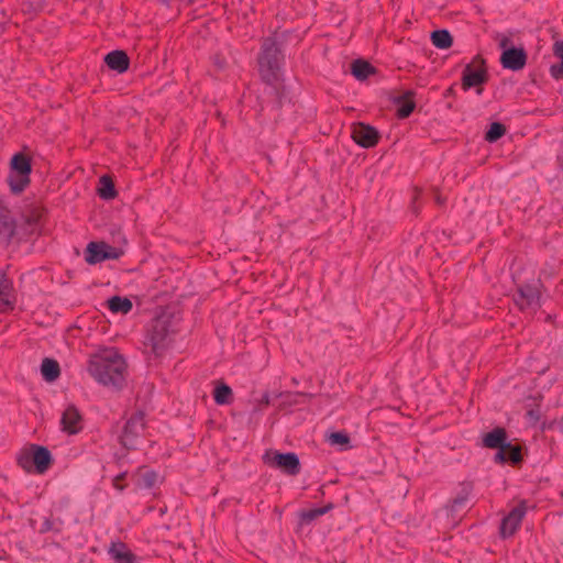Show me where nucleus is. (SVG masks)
I'll return each instance as SVG.
<instances>
[{
    "label": "nucleus",
    "mask_w": 563,
    "mask_h": 563,
    "mask_svg": "<svg viewBox=\"0 0 563 563\" xmlns=\"http://www.w3.org/2000/svg\"><path fill=\"white\" fill-rule=\"evenodd\" d=\"M334 505L332 503L327 504L323 507L320 508H313V509H307L301 510L299 512V526H308L319 517L328 514L330 510H332Z\"/></svg>",
    "instance_id": "obj_22"
},
{
    "label": "nucleus",
    "mask_w": 563,
    "mask_h": 563,
    "mask_svg": "<svg viewBox=\"0 0 563 563\" xmlns=\"http://www.w3.org/2000/svg\"><path fill=\"white\" fill-rule=\"evenodd\" d=\"M45 214V209L42 207H33L25 214V222L29 225L38 224Z\"/></svg>",
    "instance_id": "obj_34"
},
{
    "label": "nucleus",
    "mask_w": 563,
    "mask_h": 563,
    "mask_svg": "<svg viewBox=\"0 0 563 563\" xmlns=\"http://www.w3.org/2000/svg\"><path fill=\"white\" fill-rule=\"evenodd\" d=\"M376 68L364 59H355L351 64V74L358 80H365L369 75L375 74Z\"/></svg>",
    "instance_id": "obj_25"
},
{
    "label": "nucleus",
    "mask_w": 563,
    "mask_h": 563,
    "mask_svg": "<svg viewBox=\"0 0 563 563\" xmlns=\"http://www.w3.org/2000/svg\"><path fill=\"white\" fill-rule=\"evenodd\" d=\"M552 49L554 56L560 58V63L551 65L550 75L554 79H563V41H556Z\"/></svg>",
    "instance_id": "obj_31"
},
{
    "label": "nucleus",
    "mask_w": 563,
    "mask_h": 563,
    "mask_svg": "<svg viewBox=\"0 0 563 563\" xmlns=\"http://www.w3.org/2000/svg\"><path fill=\"white\" fill-rule=\"evenodd\" d=\"M125 477H126V472H123V473L118 474L113 478L112 485L119 492H122L125 488V485L122 484V482L125 479Z\"/></svg>",
    "instance_id": "obj_36"
},
{
    "label": "nucleus",
    "mask_w": 563,
    "mask_h": 563,
    "mask_svg": "<svg viewBox=\"0 0 563 563\" xmlns=\"http://www.w3.org/2000/svg\"><path fill=\"white\" fill-rule=\"evenodd\" d=\"M177 323L175 316L163 311L152 319L146 329L144 344L151 347L155 356H162L173 341V334L176 333Z\"/></svg>",
    "instance_id": "obj_3"
},
{
    "label": "nucleus",
    "mask_w": 563,
    "mask_h": 563,
    "mask_svg": "<svg viewBox=\"0 0 563 563\" xmlns=\"http://www.w3.org/2000/svg\"><path fill=\"white\" fill-rule=\"evenodd\" d=\"M16 462L26 473L44 474L54 464V457L46 446L30 444L21 450Z\"/></svg>",
    "instance_id": "obj_5"
},
{
    "label": "nucleus",
    "mask_w": 563,
    "mask_h": 563,
    "mask_svg": "<svg viewBox=\"0 0 563 563\" xmlns=\"http://www.w3.org/2000/svg\"><path fill=\"white\" fill-rule=\"evenodd\" d=\"M488 79L486 62L482 55L477 54L463 69L462 88L467 91L473 87H479L486 84Z\"/></svg>",
    "instance_id": "obj_10"
},
{
    "label": "nucleus",
    "mask_w": 563,
    "mask_h": 563,
    "mask_svg": "<svg viewBox=\"0 0 563 563\" xmlns=\"http://www.w3.org/2000/svg\"><path fill=\"white\" fill-rule=\"evenodd\" d=\"M511 41L509 37L507 36H501L500 41H499V47L505 51V49H509L511 47Z\"/></svg>",
    "instance_id": "obj_38"
},
{
    "label": "nucleus",
    "mask_w": 563,
    "mask_h": 563,
    "mask_svg": "<svg viewBox=\"0 0 563 563\" xmlns=\"http://www.w3.org/2000/svg\"><path fill=\"white\" fill-rule=\"evenodd\" d=\"M291 31L276 30L271 36L264 37L257 57L258 71L264 82H276L279 80L282 66L285 60L283 46Z\"/></svg>",
    "instance_id": "obj_1"
},
{
    "label": "nucleus",
    "mask_w": 563,
    "mask_h": 563,
    "mask_svg": "<svg viewBox=\"0 0 563 563\" xmlns=\"http://www.w3.org/2000/svg\"><path fill=\"white\" fill-rule=\"evenodd\" d=\"M10 166L11 172L15 174H11L8 179L11 192L20 194L29 186L31 181V158L23 153H16L12 156Z\"/></svg>",
    "instance_id": "obj_6"
},
{
    "label": "nucleus",
    "mask_w": 563,
    "mask_h": 563,
    "mask_svg": "<svg viewBox=\"0 0 563 563\" xmlns=\"http://www.w3.org/2000/svg\"><path fill=\"white\" fill-rule=\"evenodd\" d=\"M526 512L527 503L522 500L516 507H514L506 517L501 519L499 528L501 538L506 539L516 533Z\"/></svg>",
    "instance_id": "obj_14"
},
{
    "label": "nucleus",
    "mask_w": 563,
    "mask_h": 563,
    "mask_svg": "<svg viewBox=\"0 0 563 563\" xmlns=\"http://www.w3.org/2000/svg\"><path fill=\"white\" fill-rule=\"evenodd\" d=\"M416 92L407 90L402 95L394 97L393 102L397 106L396 117L400 120L409 118L416 109Z\"/></svg>",
    "instance_id": "obj_17"
},
{
    "label": "nucleus",
    "mask_w": 563,
    "mask_h": 563,
    "mask_svg": "<svg viewBox=\"0 0 563 563\" xmlns=\"http://www.w3.org/2000/svg\"><path fill=\"white\" fill-rule=\"evenodd\" d=\"M527 454V448L520 443H512L508 441L501 451H497L494 455V462L496 464H510L512 466H519Z\"/></svg>",
    "instance_id": "obj_13"
},
{
    "label": "nucleus",
    "mask_w": 563,
    "mask_h": 563,
    "mask_svg": "<svg viewBox=\"0 0 563 563\" xmlns=\"http://www.w3.org/2000/svg\"><path fill=\"white\" fill-rule=\"evenodd\" d=\"M351 136L353 141L363 148L374 147L380 140L378 130L364 122H355L352 124Z\"/></svg>",
    "instance_id": "obj_12"
},
{
    "label": "nucleus",
    "mask_w": 563,
    "mask_h": 563,
    "mask_svg": "<svg viewBox=\"0 0 563 563\" xmlns=\"http://www.w3.org/2000/svg\"><path fill=\"white\" fill-rule=\"evenodd\" d=\"M446 201V198L442 197L439 192L435 195V202L439 206H443Z\"/></svg>",
    "instance_id": "obj_43"
},
{
    "label": "nucleus",
    "mask_w": 563,
    "mask_h": 563,
    "mask_svg": "<svg viewBox=\"0 0 563 563\" xmlns=\"http://www.w3.org/2000/svg\"><path fill=\"white\" fill-rule=\"evenodd\" d=\"M543 284L540 279L533 283H525L518 286L517 291L514 296L516 306L520 311H532L536 312L541 308V289Z\"/></svg>",
    "instance_id": "obj_7"
},
{
    "label": "nucleus",
    "mask_w": 563,
    "mask_h": 563,
    "mask_svg": "<svg viewBox=\"0 0 563 563\" xmlns=\"http://www.w3.org/2000/svg\"><path fill=\"white\" fill-rule=\"evenodd\" d=\"M265 84L263 91L257 96L256 118L261 123L266 119L278 122L284 102L287 100L286 88L279 81Z\"/></svg>",
    "instance_id": "obj_4"
},
{
    "label": "nucleus",
    "mask_w": 563,
    "mask_h": 563,
    "mask_svg": "<svg viewBox=\"0 0 563 563\" xmlns=\"http://www.w3.org/2000/svg\"><path fill=\"white\" fill-rule=\"evenodd\" d=\"M0 228L7 233L8 239H12L16 233V221L11 216L8 208H0Z\"/></svg>",
    "instance_id": "obj_28"
},
{
    "label": "nucleus",
    "mask_w": 563,
    "mask_h": 563,
    "mask_svg": "<svg viewBox=\"0 0 563 563\" xmlns=\"http://www.w3.org/2000/svg\"><path fill=\"white\" fill-rule=\"evenodd\" d=\"M104 64L118 74L125 73L130 67V57L126 52L122 49H115L108 53L104 58Z\"/></svg>",
    "instance_id": "obj_18"
},
{
    "label": "nucleus",
    "mask_w": 563,
    "mask_h": 563,
    "mask_svg": "<svg viewBox=\"0 0 563 563\" xmlns=\"http://www.w3.org/2000/svg\"><path fill=\"white\" fill-rule=\"evenodd\" d=\"M418 196H419V192H417V195L413 197V203L416 202V200L418 199Z\"/></svg>",
    "instance_id": "obj_45"
},
{
    "label": "nucleus",
    "mask_w": 563,
    "mask_h": 563,
    "mask_svg": "<svg viewBox=\"0 0 563 563\" xmlns=\"http://www.w3.org/2000/svg\"><path fill=\"white\" fill-rule=\"evenodd\" d=\"M98 195L104 200H111L118 196V191L115 190L114 181L111 176L102 175L99 178Z\"/></svg>",
    "instance_id": "obj_27"
},
{
    "label": "nucleus",
    "mask_w": 563,
    "mask_h": 563,
    "mask_svg": "<svg viewBox=\"0 0 563 563\" xmlns=\"http://www.w3.org/2000/svg\"><path fill=\"white\" fill-rule=\"evenodd\" d=\"M158 479V474L154 470L141 468L137 485L142 488H153Z\"/></svg>",
    "instance_id": "obj_32"
},
{
    "label": "nucleus",
    "mask_w": 563,
    "mask_h": 563,
    "mask_svg": "<svg viewBox=\"0 0 563 563\" xmlns=\"http://www.w3.org/2000/svg\"><path fill=\"white\" fill-rule=\"evenodd\" d=\"M329 441L333 445L346 446L350 443L351 439L346 432L336 431V432H332L329 435Z\"/></svg>",
    "instance_id": "obj_35"
},
{
    "label": "nucleus",
    "mask_w": 563,
    "mask_h": 563,
    "mask_svg": "<svg viewBox=\"0 0 563 563\" xmlns=\"http://www.w3.org/2000/svg\"><path fill=\"white\" fill-rule=\"evenodd\" d=\"M263 461L268 466L280 470L289 476L298 475L301 470L299 457L294 452L282 453L276 450H267L263 455Z\"/></svg>",
    "instance_id": "obj_9"
},
{
    "label": "nucleus",
    "mask_w": 563,
    "mask_h": 563,
    "mask_svg": "<svg viewBox=\"0 0 563 563\" xmlns=\"http://www.w3.org/2000/svg\"><path fill=\"white\" fill-rule=\"evenodd\" d=\"M123 251L103 241H91L85 249V261L95 265L108 260H118Z\"/></svg>",
    "instance_id": "obj_11"
},
{
    "label": "nucleus",
    "mask_w": 563,
    "mask_h": 563,
    "mask_svg": "<svg viewBox=\"0 0 563 563\" xmlns=\"http://www.w3.org/2000/svg\"><path fill=\"white\" fill-rule=\"evenodd\" d=\"M145 428V413L141 410L134 412L123 426L119 437L120 444L126 450H135Z\"/></svg>",
    "instance_id": "obj_8"
},
{
    "label": "nucleus",
    "mask_w": 563,
    "mask_h": 563,
    "mask_svg": "<svg viewBox=\"0 0 563 563\" xmlns=\"http://www.w3.org/2000/svg\"><path fill=\"white\" fill-rule=\"evenodd\" d=\"M527 415L534 420H539V410L530 409Z\"/></svg>",
    "instance_id": "obj_42"
},
{
    "label": "nucleus",
    "mask_w": 563,
    "mask_h": 563,
    "mask_svg": "<svg viewBox=\"0 0 563 563\" xmlns=\"http://www.w3.org/2000/svg\"><path fill=\"white\" fill-rule=\"evenodd\" d=\"M41 374L44 380L52 383L55 382L60 375V367L56 360L45 357L41 364Z\"/></svg>",
    "instance_id": "obj_23"
},
{
    "label": "nucleus",
    "mask_w": 563,
    "mask_h": 563,
    "mask_svg": "<svg viewBox=\"0 0 563 563\" xmlns=\"http://www.w3.org/2000/svg\"><path fill=\"white\" fill-rule=\"evenodd\" d=\"M528 55L523 47L511 46L503 51L499 62L505 69L518 71L527 64Z\"/></svg>",
    "instance_id": "obj_15"
},
{
    "label": "nucleus",
    "mask_w": 563,
    "mask_h": 563,
    "mask_svg": "<svg viewBox=\"0 0 563 563\" xmlns=\"http://www.w3.org/2000/svg\"><path fill=\"white\" fill-rule=\"evenodd\" d=\"M108 553L119 563H132L135 559V554L122 541L112 542Z\"/></svg>",
    "instance_id": "obj_20"
},
{
    "label": "nucleus",
    "mask_w": 563,
    "mask_h": 563,
    "mask_svg": "<svg viewBox=\"0 0 563 563\" xmlns=\"http://www.w3.org/2000/svg\"><path fill=\"white\" fill-rule=\"evenodd\" d=\"M455 96V89H454V86H450L445 91H444V97L445 98H449V97H454Z\"/></svg>",
    "instance_id": "obj_41"
},
{
    "label": "nucleus",
    "mask_w": 563,
    "mask_h": 563,
    "mask_svg": "<svg viewBox=\"0 0 563 563\" xmlns=\"http://www.w3.org/2000/svg\"><path fill=\"white\" fill-rule=\"evenodd\" d=\"M107 306L109 310L113 313H129L132 308L133 303L128 297H121V296H112L107 300Z\"/></svg>",
    "instance_id": "obj_26"
},
{
    "label": "nucleus",
    "mask_w": 563,
    "mask_h": 563,
    "mask_svg": "<svg viewBox=\"0 0 563 563\" xmlns=\"http://www.w3.org/2000/svg\"><path fill=\"white\" fill-rule=\"evenodd\" d=\"M185 1H186L187 5H191L195 2V0H185Z\"/></svg>",
    "instance_id": "obj_44"
},
{
    "label": "nucleus",
    "mask_w": 563,
    "mask_h": 563,
    "mask_svg": "<svg viewBox=\"0 0 563 563\" xmlns=\"http://www.w3.org/2000/svg\"><path fill=\"white\" fill-rule=\"evenodd\" d=\"M12 289V283L5 277L4 274L0 276V312H8L14 309V300L9 298V292Z\"/></svg>",
    "instance_id": "obj_21"
},
{
    "label": "nucleus",
    "mask_w": 563,
    "mask_h": 563,
    "mask_svg": "<svg viewBox=\"0 0 563 563\" xmlns=\"http://www.w3.org/2000/svg\"><path fill=\"white\" fill-rule=\"evenodd\" d=\"M482 91H483V88H478V89H477V93H478V95H479V93H482Z\"/></svg>",
    "instance_id": "obj_46"
},
{
    "label": "nucleus",
    "mask_w": 563,
    "mask_h": 563,
    "mask_svg": "<svg viewBox=\"0 0 563 563\" xmlns=\"http://www.w3.org/2000/svg\"><path fill=\"white\" fill-rule=\"evenodd\" d=\"M62 430L68 434H77L82 429V416L75 405H68L60 418Z\"/></svg>",
    "instance_id": "obj_16"
},
{
    "label": "nucleus",
    "mask_w": 563,
    "mask_h": 563,
    "mask_svg": "<svg viewBox=\"0 0 563 563\" xmlns=\"http://www.w3.org/2000/svg\"><path fill=\"white\" fill-rule=\"evenodd\" d=\"M212 395L217 405H230L233 401L231 387L222 382L214 387Z\"/></svg>",
    "instance_id": "obj_29"
},
{
    "label": "nucleus",
    "mask_w": 563,
    "mask_h": 563,
    "mask_svg": "<svg viewBox=\"0 0 563 563\" xmlns=\"http://www.w3.org/2000/svg\"><path fill=\"white\" fill-rule=\"evenodd\" d=\"M126 364L122 355L115 351L106 352L92 357L88 365L89 374L104 386L122 388L125 380Z\"/></svg>",
    "instance_id": "obj_2"
},
{
    "label": "nucleus",
    "mask_w": 563,
    "mask_h": 563,
    "mask_svg": "<svg viewBox=\"0 0 563 563\" xmlns=\"http://www.w3.org/2000/svg\"><path fill=\"white\" fill-rule=\"evenodd\" d=\"M53 529H54V523L51 520V518H45L44 521L42 522L40 529H38V532L40 533H46L48 531H52Z\"/></svg>",
    "instance_id": "obj_37"
},
{
    "label": "nucleus",
    "mask_w": 563,
    "mask_h": 563,
    "mask_svg": "<svg viewBox=\"0 0 563 563\" xmlns=\"http://www.w3.org/2000/svg\"><path fill=\"white\" fill-rule=\"evenodd\" d=\"M468 497L470 489L464 486L456 497L452 498L446 505L449 514L454 517L457 512L464 510L467 506Z\"/></svg>",
    "instance_id": "obj_24"
},
{
    "label": "nucleus",
    "mask_w": 563,
    "mask_h": 563,
    "mask_svg": "<svg viewBox=\"0 0 563 563\" xmlns=\"http://www.w3.org/2000/svg\"><path fill=\"white\" fill-rule=\"evenodd\" d=\"M271 402L269 394L265 393L263 394L262 398L260 399V406H268Z\"/></svg>",
    "instance_id": "obj_40"
},
{
    "label": "nucleus",
    "mask_w": 563,
    "mask_h": 563,
    "mask_svg": "<svg viewBox=\"0 0 563 563\" xmlns=\"http://www.w3.org/2000/svg\"><path fill=\"white\" fill-rule=\"evenodd\" d=\"M432 44L440 49H448L453 44V36L448 30H435L431 33Z\"/></svg>",
    "instance_id": "obj_30"
},
{
    "label": "nucleus",
    "mask_w": 563,
    "mask_h": 563,
    "mask_svg": "<svg viewBox=\"0 0 563 563\" xmlns=\"http://www.w3.org/2000/svg\"><path fill=\"white\" fill-rule=\"evenodd\" d=\"M213 63L218 66L219 69H223L225 66V59L221 57L220 55L213 56Z\"/></svg>",
    "instance_id": "obj_39"
},
{
    "label": "nucleus",
    "mask_w": 563,
    "mask_h": 563,
    "mask_svg": "<svg viewBox=\"0 0 563 563\" xmlns=\"http://www.w3.org/2000/svg\"><path fill=\"white\" fill-rule=\"evenodd\" d=\"M508 441V433L503 427H496L483 437V445L497 451H501Z\"/></svg>",
    "instance_id": "obj_19"
},
{
    "label": "nucleus",
    "mask_w": 563,
    "mask_h": 563,
    "mask_svg": "<svg viewBox=\"0 0 563 563\" xmlns=\"http://www.w3.org/2000/svg\"><path fill=\"white\" fill-rule=\"evenodd\" d=\"M506 126L501 122H493L485 133V140L495 143L506 134Z\"/></svg>",
    "instance_id": "obj_33"
}]
</instances>
